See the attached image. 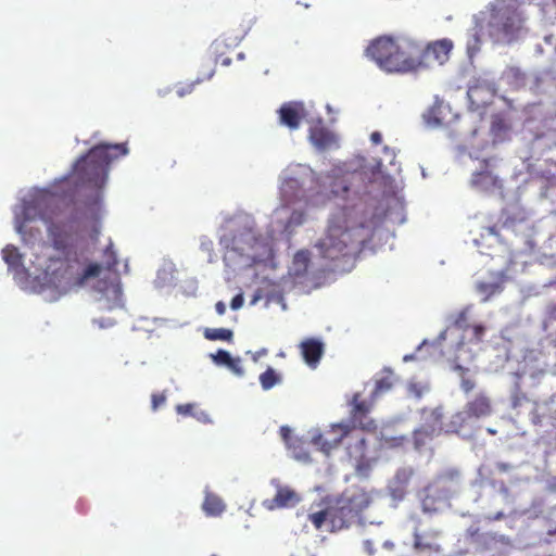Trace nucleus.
Returning <instances> with one entry per match:
<instances>
[{
    "instance_id": "nucleus-42",
    "label": "nucleus",
    "mask_w": 556,
    "mask_h": 556,
    "mask_svg": "<svg viewBox=\"0 0 556 556\" xmlns=\"http://www.w3.org/2000/svg\"><path fill=\"white\" fill-rule=\"evenodd\" d=\"M321 136H323V131H318V132H313L312 135V138L314 139V141L318 144H324V140L321 139Z\"/></svg>"
},
{
    "instance_id": "nucleus-11",
    "label": "nucleus",
    "mask_w": 556,
    "mask_h": 556,
    "mask_svg": "<svg viewBox=\"0 0 556 556\" xmlns=\"http://www.w3.org/2000/svg\"><path fill=\"white\" fill-rule=\"evenodd\" d=\"M48 235L53 248L60 252H66L73 244V226L67 223H50Z\"/></svg>"
},
{
    "instance_id": "nucleus-44",
    "label": "nucleus",
    "mask_w": 556,
    "mask_h": 556,
    "mask_svg": "<svg viewBox=\"0 0 556 556\" xmlns=\"http://www.w3.org/2000/svg\"><path fill=\"white\" fill-rule=\"evenodd\" d=\"M498 468L503 471L507 470L508 469V465L507 464H498Z\"/></svg>"
},
{
    "instance_id": "nucleus-10",
    "label": "nucleus",
    "mask_w": 556,
    "mask_h": 556,
    "mask_svg": "<svg viewBox=\"0 0 556 556\" xmlns=\"http://www.w3.org/2000/svg\"><path fill=\"white\" fill-rule=\"evenodd\" d=\"M279 122L289 129H298L302 119L306 116V110L302 102L290 101L283 103L278 110Z\"/></svg>"
},
{
    "instance_id": "nucleus-34",
    "label": "nucleus",
    "mask_w": 556,
    "mask_h": 556,
    "mask_svg": "<svg viewBox=\"0 0 556 556\" xmlns=\"http://www.w3.org/2000/svg\"><path fill=\"white\" fill-rule=\"evenodd\" d=\"M226 367H228L231 371H233L238 376H242L244 372V370L241 366L240 358H231V363H229V365H227Z\"/></svg>"
},
{
    "instance_id": "nucleus-33",
    "label": "nucleus",
    "mask_w": 556,
    "mask_h": 556,
    "mask_svg": "<svg viewBox=\"0 0 556 556\" xmlns=\"http://www.w3.org/2000/svg\"><path fill=\"white\" fill-rule=\"evenodd\" d=\"M194 404H191V403H187V404H178L176 406V412L179 414V415H182V416H193L194 415Z\"/></svg>"
},
{
    "instance_id": "nucleus-36",
    "label": "nucleus",
    "mask_w": 556,
    "mask_h": 556,
    "mask_svg": "<svg viewBox=\"0 0 556 556\" xmlns=\"http://www.w3.org/2000/svg\"><path fill=\"white\" fill-rule=\"evenodd\" d=\"M243 302H244V299H243V295L240 293V294H237L232 298L231 302H230V307L232 309H239L242 307L243 305Z\"/></svg>"
},
{
    "instance_id": "nucleus-8",
    "label": "nucleus",
    "mask_w": 556,
    "mask_h": 556,
    "mask_svg": "<svg viewBox=\"0 0 556 556\" xmlns=\"http://www.w3.org/2000/svg\"><path fill=\"white\" fill-rule=\"evenodd\" d=\"M491 413L492 403L490 397L484 393H479L466 403L463 412L453 416L452 422L454 425H462L466 419H479L489 416Z\"/></svg>"
},
{
    "instance_id": "nucleus-9",
    "label": "nucleus",
    "mask_w": 556,
    "mask_h": 556,
    "mask_svg": "<svg viewBox=\"0 0 556 556\" xmlns=\"http://www.w3.org/2000/svg\"><path fill=\"white\" fill-rule=\"evenodd\" d=\"M349 434V424L340 422L332 425L325 433L313 437L312 442L325 454H330L345 440Z\"/></svg>"
},
{
    "instance_id": "nucleus-31",
    "label": "nucleus",
    "mask_w": 556,
    "mask_h": 556,
    "mask_svg": "<svg viewBox=\"0 0 556 556\" xmlns=\"http://www.w3.org/2000/svg\"><path fill=\"white\" fill-rule=\"evenodd\" d=\"M212 357H213V361L217 365H223V366L229 365V363H231V358H232L230 353L225 350H218L216 352V354L212 355Z\"/></svg>"
},
{
    "instance_id": "nucleus-39",
    "label": "nucleus",
    "mask_w": 556,
    "mask_h": 556,
    "mask_svg": "<svg viewBox=\"0 0 556 556\" xmlns=\"http://www.w3.org/2000/svg\"><path fill=\"white\" fill-rule=\"evenodd\" d=\"M215 309H216V313L218 315H224L226 313V305L224 302L222 301H218L216 304H215Z\"/></svg>"
},
{
    "instance_id": "nucleus-46",
    "label": "nucleus",
    "mask_w": 556,
    "mask_h": 556,
    "mask_svg": "<svg viewBox=\"0 0 556 556\" xmlns=\"http://www.w3.org/2000/svg\"><path fill=\"white\" fill-rule=\"evenodd\" d=\"M266 352H267V351L264 349V350H262V351L260 352V355L266 354Z\"/></svg>"
},
{
    "instance_id": "nucleus-5",
    "label": "nucleus",
    "mask_w": 556,
    "mask_h": 556,
    "mask_svg": "<svg viewBox=\"0 0 556 556\" xmlns=\"http://www.w3.org/2000/svg\"><path fill=\"white\" fill-rule=\"evenodd\" d=\"M523 17L517 8L504 4V0L489 3L477 22L478 36L495 42L511 41L522 28Z\"/></svg>"
},
{
    "instance_id": "nucleus-14",
    "label": "nucleus",
    "mask_w": 556,
    "mask_h": 556,
    "mask_svg": "<svg viewBox=\"0 0 556 556\" xmlns=\"http://www.w3.org/2000/svg\"><path fill=\"white\" fill-rule=\"evenodd\" d=\"M357 429V426H351L349 424L345 448L351 458L363 462L366 458L367 442L365 437Z\"/></svg>"
},
{
    "instance_id": "nucleus-17",
    "label": "nucleus",
    "mask_w": 556,
    "mask_h": 556,
    "mask_svg": "<svg viewBox=\"0 0 556 556\" xmlns=\"http://www.w3.org/2000/svg\"><path fill=\"white\" fill-rule=\"evenodd\" d=\"M441 531L429 530L422 533H414V548L418 552H427L430 554H439L442 552L439 543Z\"/></svg>"
},
{
    "instance_id": "nucleus-21",
    "label": "nucleus",
    "mask_w": 556,
    "mask_h": 556,
    "mask_svg": "<svg viewBox=\"0 0 556 556\" xmlns=\"http://www.w3.org/2000/svg\"><path fill=\"white\" fill-rule=\"evenodd\" d=\"M202 509L208 517H218L225 511L226 505L218 495L206 493L202 503Z\"/></svg>"
},
{
    "instance_id": "nucleus-30",
    "label": "nucleus",
    "mask_w": 556,
    "mask_h": 556,
    "mask_svg": "<svg viewBox=\"0 0 556 556\" xmlns=\"http://www.w3.org/2000/svg\"><path fill=\"white\" fill-rule=\"evenodd\" d=\"M103 263L109 270H114L118 264L117 256L113 250L112 243H110L103 253Z\"/></svg>"
},
{
    "instance_id": "nucleus-1",
    "label": "nucleus",
    "mask_w": 556,
    "mask_h": 556,
    "mask_svg": "<svg viewBox=\"0 0 556 556\" xmlns=\"http://www.w3.org/2000/svg\"><path fill=\"white\" fill-rule=\"evenodd\" d=\"M371 502L372 498L365 489L352 486L334 498L318 503V509L312 510L307 518L316 530L338 532L364 523V511Z\"/></svg>"
},
{
    "instance_id": "nucleus-32",
    "label": "nucleus",
    "mask_w": 556,
    "mask_h": 556,
    "mask_svg": "<svg viewBox=\"0 0 556 556\" xmlns=\"http://www.w3.org/2000/svg\"><path fill=\"white\" fill-rule=\"evenodd\" d=\"M165 402H166L165 393H153L151 395L152 410H157L160 406L165 404Z\"/></svg>"
},
{
    "instance_id": "nucleus-19",
    "label": "nucleus",
    "mask_w": 556,
    "mask_h": 556,
    "mask_svg": "<svg viewBox=\"0 0 556 556\" xmlns=\"http://www.w3.org/2000/svg\"><path fill=\"white\" fill-rule=\"evenodd\" d=\"M453 49V43L450 39H442L428 45L424 54L428 58H432L438 64H444Z\"/></svg>"
},
{
    "instance_id": "nucleus-38",
    "label": "nucleus",
    "mask_w": 556,
    "mask_h": 556,
    "mask_svg": "<svg viewBox=\"0 0 556 556\" xmlns=\"http://www.w3.org/2000/svg\"><path fill=\"white\" fill-rule=\"evenodd\" d=\"M370 140L374 144L378 146L382 142V136L379 131H374L371 135H370Z\"/></svg>"
},
{
    "instance_id": "nucleus-18",
    "label": "nucleus",
    "mask_w": 556,
    "mask_h": 556,
    "mask_svg": "<svg viewBox=\"0 0 556 556\" xmlns=\"http://www.w3.org/2000/svg\"><path fill=\"white\" fill-rule=\"evenodd\" d=\"M301 355L304 362L312 368H315L324 354V343L315 338H308L303 340L300 345Z\"/></svg>"
},
{
    "instance_id": "nucleus-6",
    "label": "nucleus",
    "mask_w": 556,
    "mask_h": 556,
    "mask_svg": "<svg viewBox=\"0 0 556 556\" xmlns=\"http://www.w3.org/2000/svg\"><path fill=\"white\" fill-rule=\"evenodd\" d=\"M100 271L101 265L97 263L83 267L76 257L67 256L50 257L45 268L48 282L63 292L84 286L88 279L98 277Z\"/></svg>"
},
{
    "instance_id": "nucleus-28",
    "label": "nucleus",
    "mask_w": 556,
    "mask_h": 556,
    "mask_svg": "<svg viewBox=\"0 0 556 556\" xmlns=\"http://www.w3.org/2000/svg\"><path fill=\"white\" fill-rule=\"evenodd\" d=\"M455 370H457L459 372V376H460V389L465 392V393H469L471 392L475 387H476V382L473 379H471L469 376H468V368H465L460 365H457L455 367Z\"/></svg>"
},
{
    "instance_id": "nucleus-26",
    "label": "nucleus",
    "mask_w": 556,
    "mask_h": 556,
    "mask_svg": "<svg viewBox=\"0 0 556 556\" xmlns=\"http://www.w3.org/2000/svg\"><path fill=\"white\" fill-rule=\"evenodd\" d=\"M281 382V377L275 371L274 368L268 367L260 375V383L262 389L267 391Z\"/></svg>"
},
{
    "instance_id": "nucleus-13",
    "label": "nucleus",
    "mask_w": 556,
    "mask_h": 556,
    "mask_svg": "<svg viewBox=\"0 0 556 556\" xmlns=\"http://www.w3.org/2000/svg\"><path fill=\"white\" fill-rule=\"evenodd\" d=\"M432 482L452 498L462 486V473L457 468H445L437 473Z\"/></svg>"
},
{
    "instance_id": "nucleus-29",
    "label": "nucleus",
    "mask_w": 556,
    "mask_h": 556,
    "mask_svg": "<svg viewBox=\"0 0 556 556\" xmlns=\"http://www.w3.org/2000/svg\"><path fill=\"white\" fill-rule=\"evenodd\" d=\"M508 126L501 114H495L492 116L490 130L494 137H500L502 134L506 132Z\"/></svg>"
},
{
    "instance_id": "nucleus-12",
    "label": "nucleus",
    "mask_w": 556,
    "mask_h": 556,
    "mask_svg": "<svg viewBox=\"0 0 556 556\" xmlns=\"http://www.w3.org/2000/svg\"><path fill=\"white\" fill-rule=\"evenodd\" d=\"M450 500L451 497L432 481L421 492V506L424 511L427 513L439 511Z\"/></svg>"
},
{
    "instance_id": "nucleus-47",
    "label": "nucleus",
    "mask_w": 556,
    "mask_h": 556,
    "mask_svg": "<svg viewBox=\"0 0 556 556\" xmlns=\"http://www.w3.org/2000/svg\"><path fill=\"white\" fill-rule=\"evenodd\" d=\"M554 4L556 5V0H553Z\"/></svg>"
},
{
    "instance_id": "nucleus-45",
    "label": "nucleus",
    "mask_w": 556,
    "mask_h": 556,
    "mask_svg": "<svg viewBox=\"0 0 556 556\" xmlns=\"http://www.w3.org/2000/svg\"><path fill=\"white\" fill-rule=\"evenodd\" d=\"M177 93L179 97H184L187 93V91L185 89H179Z\"/></svg>"
},
{
    "instance_id": "nucleus-43",
    "label": "nucleus",
    "mask_w": 556,
    "mask_h": 556,
    "mask_svg": "<svg viewBox=\"0 0 556 556\" xmlns=\"http://www.w3.org/2000/svg\"><path fill=\"white\" fill-rule=\"evenodd\" d=\"M364 545H365L366 551H367L369 554H372V546H371V542H370V541H365V542H364Z\"/></svg>"
},
{
    "instance_id": "nucleus-15",
    "label": "nucleus",
    "mask_w": 556,
    "mask_h": 556,
    "mask_svg": "<svg viewBox=\"0 0 556 556\" xmlns=\"http://www.w3.org/2000/svg\"><path fill=\"white\" fill-rule=\"evenodd\" d=\"M369 413V405L365 401H359V395L356 394L353 397V408L351 410V426H357L359 430L375 432L377 425L372 419H366V415Z\"/></svg>"
},
{
    "instance_id": "nucleus-35",
    "label": "nucleus",
    "mask_w": 556,
    "mask_h": 556,
    "mask_svg": "<svg viewBox=\"0 0 556 556\" xmlns=\"http://www.w3.org/2000/svg\"><path fill=\"white\" fill-rule=\"evenodd\" d=\"M279 433H280L282 440L285 441V443L289 447H291L290 440H291L292 430L288 426H281L279 429Z\"/></svg>"
},
{
    "instance_id": "nucleus-7",
    "label": "nucleus",
    "mask_w": 556,
    "mask_h": 556,
    "mask_svg": "<svg viewBox=\"0 0 556 556\" xmlns=\"http://www.w3.org/2000/svg\"><path fill=\"white\" fill-rule=\"evenodd\" d=\"M54 204L55 197L48 191H41L30 200L24 201L21 212L15 215L17 232L24 235V228L28 222L36 219L48 222L53 213Z\"/></svg>"
},
{
    "instance_id": "nucleus-37",
    "label": "nucleus",
    "mask_w": 556,
    "mask_h": 556,
    "mask_svg": "<svg viewBox=\"0 0 556 556\" xmlns=\"http://www.w3.org/2000/svg\"><path fill=\"white\" fill-rule=\"evenodd\" d=\"M484 331H485L484 326H482V325H475L473 326V336H475L476 341L479 342V341L482 340Z\"/></svg>"
},
{
    "instance_id": "nucleus-48",
    "label": "nucleus",
    "mask_w": 556,
    "mask_h": 556,
    "mask_svg": "<svg viewBox=\"0 0 556 556\" xmlns=\"http://www.w3.org/2000/svg\"><path fill=\"white\" fill-rule=\"evenodd\" d=\"M211 556H217V555L213 554V555H211Z\"/></svg>"
},
{
    "instance_id": "nucleus-20",
    "label": "nucleus",
    "mask_w": 556,
    "mask_h": 556,
    "mask_svg": "<svg viewBox=\"0 0 556 556\" xmlns=\"http://www.w3.org/2000/svg\"><path fill=\"white\" fill-rule=\"evenodd\" d=\"M485 167L489 165L488 160H483ZM472 187L488 191L490 189L500 187V180L491 170L484 168L483 170L476 172L471 177Z\"/></svg>"
},
{
    "instance_id": "nucleus-24",
    "label": "nucleus",
    "mask_w": 556,
    "mask_h": 556,
    "mask_svg": "<svg viewBox=\"0 0 556 556\" xmlns=\"http://www.w3.org/2000/svg\"><path fill=\"white\" fill-rule=\"evenodd\" d=\"M387 375L376 381L372 397H378L382 393L390 391L395 382V377L391 370H386Z\"/></svg>"
},
{
    "instance_id": "nucleus-27",
    "label": "nucleus",
    "mask_w": 556,
    "mask_h": 556,
    "mask_svg": "<svg viewBox=\"0 0 556 556\" xmlns=\"http://www.w3.org/2000/svg\"><path fill=\"white\" fill-rule=\"evenodd\" d=\"M2 257L10 267H18L22 265V254L14 245H7L2 250Z\"/></svg>"
},
{
    "instance_id": "nucleus-23",
    "label": "nucleus",
    "mask_w": 556,
    "mask_h": 556,
    "mask_svg": "<svg viewBox=\"0 0 556 556\" xmlns=\"http://www.w3.org/2000/svg\"><path fill=\"white\" fill-rule=\"evenodd\" d=\"M203 334L210 341L231 342L233 339V332L228 328H205Z\"/></svg>"
},
{
    "instance_id": "nucleus-16",
    "label": "nucleus",
    "mask_w": 556,
    "mask_h": 556,
    "mask_svg": "<svg viewBox=\"0 0 556 556\" xmlns=\"http://www.w3.org/2000/svg\"><path fill=\"white\" fill-rule=\"evenodd\" d=\"M299 494L289 486H278L273 498L263 502V506L268 510L293 507L300 502Z\"/></svg>"
},
{
    "instance_id": "nucleus-40",
    "label": "nucleus",
    "mask_w": 556,
    "mask_h": 556,
    "mask_svg": "<svg viewBox=\"0 0 556 556\" xmlns=\"http://www.w3.org/2000/svg\"><path fill=\"white\" fill-rule=\"evenodd\" d=\"M199 421H202V422H208L210 421V417L208 415L205 413V412H200V413H194L193 415Z\"/></svg>"
},
{
    "instance_id": "nucleus-2",
    "label": "nucleus",
    "mask_w": 556,
    "mask_h": 556,
    "mask_svg": "<svg viewBox=\"0 0 556 556\" xmlns=\"http://www.w3.org/2000/svg\"><path fill=\"white\" fill-rule=\"evenodd\" d=\"M354 210L344 207L330 217L324 237L315 244L320 257L331 262L345 258L364 241V225L354 219Z\"/></svg>"
},
{
    "instance_id": "nucleus-3",
    "label": "nucleus",
    "mask_w": 556,
    "mask_h": 556,
    "mask_svg": "<svg viewBox=\"0 0 556 556\" xmlns=\"http://www.w3.org/2000/svg\"><path fill=\"white\" fill-rule=\"evenodd\" d=\"M367 54L390 73L415 72L424 65L422 51L418 47L408 41L403 45L389 36L374 40L367 48Z\"/></svg>"
},
{
    "instance_id": "nucleus-25",
    "label": "nucleus",
    "mask_w": 556,
    "mask_h": 556,
    "mask_svg": "<svg viewBox=\"0 0 556 556\" xmlns=\"http://www.w3.org/2000/svg\"><path fill=\"white\" fill-rule=\"evenodd\" d=\"M476 290L482 295V301L486 302L492 295L502 291V285L500 282L478 281Z\"/></svg>"
},
{
    "instance_id": "nucleus-41",
    "label": "nucleus",
    "mask_w": 556,
    "mask_h": 556,
    "mask_svg": "<svg viewBox=\"0 0 556 556\" xmlns=\"http://www.w3.org/2000/svg\"><path fill=\"white\" fill-rule=\"evenodd\" d=\"M533 0H528L529 3H531ZM527 0H504V4H510V5H521L526 3Z\"/></svg>"
},
{
    "instance_id": "nucleus-22",
    "label": "nucleus",
    "mask_w": 556,
    "mask_h": 556,
    "mask_svg": "<svg viewBox=\"0 0 556 556\" xmlns=\"http://www.w3.org/2000/svg\"><path fill=\"white\" fill-rule=\"evenodd\" d=\"M437 429L432 426H422L414 432L413 439L416 448H421L429 441H431L435 434Z\"/></svg>"
},
{
    "instance_id": "nucleus-4",
    "label": "nucleus",
    "mask_w": 556,
    "mask_h": 556,
    "mask_svg": "<svg viewBox=\"0 0 556 556\" xmlns=\"http://www.w3.org/2000/svg\"><path fill=\"white\" fill-rule=\"evenodd\" d=\"M128 149L124 143L94 146L75 163L73 175L75 184L101 188L105 182L110 163L121 155H126Z\"/></svg>"
}]
</instances>
